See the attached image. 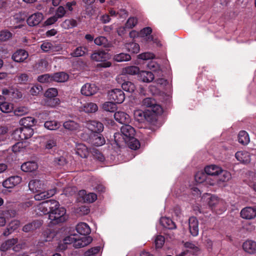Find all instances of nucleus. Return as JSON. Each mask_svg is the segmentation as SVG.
Masks as SVG:
<instances>
[{
  "label": "nucleus",
  "instance_id": "22",
  "mask_svg": "<svg viewBox=\"0 0 256 256\" xmlns=\"http://www.w3.org/2000/svg\"><path fill=\"white\" fill-rule=\"evenodd\" d=\"M235 156L238 160L244 164H248L250 162V154L246 151L238 152L236 153Z\"/></svg>",
  "mask_w": 256,
  "mask_h": 256
},
{
  "label": "nucleus",
  "instance_id": "25",
  "mask_svg": "<svg viewBox=\"0 0 256 256\" xmlns=\"http://www.w3.org/2000/svg\"><path fill=\"white\" fill-rule=\"evenodd\" d=\"M76 232L83 236H86L90 233L91 230L88 225L85 222H80L76 226Z\"/></svg>",
  "mask_w": 256,
  "mask_h": 256
},
{
  "label": "nucleus",
  "instance_id": "17",
  "mask_svg": "<svg viewBox=\"0 0 256 256\" xmlns=\"http://www.w3.org/2000/svg\"><path fill=\"white\" fill-rule=\"evenodd\" d=\"M43 18V15L40 12H36L30 16L26 20L28 24L30 26L38 24Z\"/></svg>",
  "mask_w": 256,
  "mask_h": 256
},
{
  "label": "nucleus",
  "instance_id": "51",
  "mask_svg": "<svg viewBox=\"0 0 256 256\" xmlns=\"http://www.w3.org/2000/svg\"><path fill=\"white\" fill-rule=\"evenodd\" d=\"M0 110L4 113L12 112L13 104L8 102H2L0 104Z\"/></svg>",
  "mask_w": 256,
  "mask_h": 256
},
{
  "label": "nucleus",
  "instance_id": "20",
  "mask_svg": "<svg viewBox=\"0 0 256 256\" xmlns=\"http://www.w3.org/2000/svg\"><path fill=\"white\" fill-rule=\"evenodd\" d=\"M88 125V129L92 132V133H100L104 130L103 124L96 120L90 121Z\"/></svg>",
  "mask_w": 256,
  "mask_h": 256
},
{
  "label": "nucleus",
  "instance_id": "27",
  "mask_svg": "<svg viewBox=\"0 0 256 256\" xmlns=\"http://www.w3.org/2000/svg\"><path fill=\"white\" fill-rule=\"evenodd\" d=\"M48 63L46 59L40 60L35 64L34 68L36 72H43L48 69Z\"/></svg>",
  "mask_w": 256,
  "mask_h": 256
},
{
  "label": "nucleus",
  "instance_id": "10",
  "mask_svg": "<svg viewBox=\"0 0 256 256\" xmlns=\"http://www.w3.org/2000/svg\"><path fill=\"white\" fill-rule=\"evenodd\" d=\"M88 142L94 146H100L105 144L106 140L100 133L95 132L90 136Z\"/></svg>",
  "mask_w": 256,
  "mask_h": 256
},
{
  "label": "nucleus",
  "instance_id": "12",
  "mask_svg": "<svg viewBox=\"0 0 256 256\" xmlns=\"http://www.w3.org/2000/svg\"><path fill=\"white\" fill-rule=\"evenodd\" d=\"M22 182V178L18 176H12L4 180L2 182L4 187L12 188Z\"/></svg>",
  "mask_w": 256,
  "mask_h": 256
},
{
  "label": "nucleus",
  "instance_id": "55",
  "mask_svg": "<svg viewBox=\"0 0 256 256\" xmlns=\"http://www.w3.org/2000/svg\"><path fill=\"white\" fill-rule=\"evenodd\" d=\"M102 108L107 112H114L116 109V104L112 101L106 102L102 105Z\"/></svg>",
  "mask_w": 256,
  "mask_h": 256
},
{
  "label": "nucleus",
  "instance_id": "53",
  "mask_svg": "<svg viewBox=\"0 0 256 256\" xmlns=\"http://www.w3.org/2000/svg\"><path fill=\"white\" fill-rule=\"evenodd\" d=\"M123 72L130 75H135L140 73V68L136 66H128L123 70Z\"/></svg>",
  "mask_w": 256,
  "mask_h": 256
},
{
  "label": "nucleus",
  "instance_id": "47",
  "mask_svg": "<svg viewBox=\"0 0 256 256\" xmlns=\"http://www.w3.org/2000/svg\"><path fill=\"white\" fill-rule=\"evenodd\" d=\"M60 104V99L58 98H46L44 100L45 106L54 108Z\"/></svg>",
  "mask_w": 256,
  "mask_h": 256
},
{
  "label": "nucleus",
  "instance_id": "60",
  "mask_svg": "<svg viewBox=\"0 0 256 256\" xmlns=\"http://www.w3.org/2000/svg\"><path fill=\"white\" fill-rule=\"evenodd\" d=\"M22 130V133L24 135L23 138L24 140L30 138L34 134V130L32 127H22L20 128Z\"/></svg>",
  "mask_w": 256,
  "mask_h": 256
},
{
  "label": "nucleus",
  "instance_id": "13",
  "mask_svg": "<svg viewBox=\"0 0 256 256\" xmlns=\"http://www.w3.org/2000/svg\"><path fill=\"white\" fill-rule=\"evenodd\" d=\"M231 178V174L227 170H222L220 171L218 175L216 178L215 180H212L210 182L209 184L210 186L215 185L218 180L222 182H227Z\"/></svg>",
  "mask_w": 256,
  "mask_h": 256
},
{
  "label": "nucleus",
  "instance_id": "4",
  "mask_svg": "<svg viewBox=\"0 0 256 256\" xmlns=\"http://www.w3.org/2000/svg\"><path fill=\"white\" fill-rule=\"evenodd\" d=\"M142 105L147 107L148 112L150 114H159L162 112V108L159 104H156L155 100L151 98H146L143 100Z\"/></svg>",
  "mask_w": 256,
  "mask_h": 256
},
{
  "label": "nucleus",
  "instance_id": "63",
  "mask_svg": "<svg viewBox=\"0 0 256 256\" xmlns=\"http://www.w3.org/2000/svg\"><path fill=\"white\" fill-rule=\"evenodd\" d=\"M152 32V29L150 27H146L142 29L140 32V34L142 36H148V39L152 40L153 36L150 35Z\"/></svg>",
  "mask_w": 256,
  "mask_h": 256
},
{
  "label": "nucleus",
  "instance_id": "23",
  "mask_svg": "<svg viewBox=\"0 0 256 256\" xmlns=\"http://www.w3.org/2000/svg\"><path fill=\"white\" fill-rule=\"evenodd\" d=\"M242 248L246 252L254 254L256 252V242L252 240H247L243 243Z\"/></svg>",
  "mask_w": 256,
  "mask_h": 256
},
{
  "label": "nucleus",
  "instance_id": "31",
  "mask_svg": "<svg viewBox=\"0 0 256 256\" xmlns=\"http://www.w3.org/2000/svg\"><path fill=\"white\" fill-rule=\"evenodd\" d=\"M36 162L33 161H30L24 162L21 166V170L24 172H32L38 168Z\"/></svg>",
  "mask_w": 256,
  "mask_h": 256
},
{
  "label": "nucleus",
  "instance_id": "54",
  "mask_svg": "<svg viewBox=\"0 0 256 256\" xmlns=\"http://www.w3.org/2000/svg\"><path fill=\"white\" fill-rule=\"evenodd\" d=\"M130 140H127L126 144H128L130 149L136 150L140 147V142L134 137H133Z\"/></svg>",
  "mask_w": 256,
  "mask_h": 256
},
{
  "label": "nucleus",
  "instance_id": "3",
  "mask_svg": "<svg viewBox=\"0 0 256 256\" xmlns=\"http://www.w3.org/2000/svg\"><path fill=\"white\" fill-rule=\"evenodd\" d=\"M42 145L44 150L50 154L57 150V140L56 138L52 135L44 136Z\"/></svg>",
  "mask_w": 256,
  "mask_h": 256
},
{
  "label": "nucleus",
  "instance_id": "26",
  "mask_svg": "<svg viewBox=\"0 0 256 256\" xmlns=\"http://www.w3.org/2000/svg\"><path fill=\"white\" fill-rule=\"evenodd\" d=\"M138 76L139 80L144 82H150L154 78V74L151 72L144 70L140 72Z\"/></svg>",
  "mask_w": 256,
  "mask_h": 256
},
{
  "label": "nucleus",
  "instance_id": "40",
  "mask_svg": "<svg viewBox=\"0 0 256 256\" xmlns=\"http://www.w3.org/2000/svg\"><path fill=\"white\" fill-rule=\"evenodd\" d=\"M94 44L96 45L102 46L104 48H110L112 44H110L107 38L103 36H100L94 40Z\"/></svg>",
  "mask_w": 256,
  "mask_h": 256
},
{
  "label": "nucleus",
  "instance_id": "6",
  "mask_svg": "<svg viewBox=\"0 0 256 256\" xmlns=\"http://www.w3.org/2000/svg\"><path fill=\"white\" fill-rule=\"evenodd\" d=\"M108 98L116 104H122L125 99V94L124 92L120 88L112 90L108 92Z\"/></svg>",
  "mask_w": 256,
  "mask_h": 256
},
{
  "label": "nucleus",
  "instance_id": "35",
  "mask_svg": "<svg viewBox=\"0 0 256 256\" xmlns=\"http://www.w3.org/2000/svg\"><path fill=\"white\" fill-rule=\"evenodd\" d=\"M36 120L31 116L24 117L20 120V124L23 127H32L36 124Z\"/></svg>",
  "mask_w": 256,
  "mask_h": 256
},
{
  "label": "nucleus",
  "instance_id": "18",
  "mask_svg": "<svg viewBox=\"0 0 256 256\" xmlns=\"http://www.w3.org/2000/svg\"><path fill=\"white\" fill-rule=\"evenodd\" d=\"M92 240V238L90 236H82L80 238L76 236V240L74 241V246L76 248H83L89 244Z\"/></svg>",
  "mask_w": 256,
  "mask_h": 256
},
{
  "label": "nucleus",
  "instance_id": "48",
  "mask_svg": "<svg viewBox=\"0 0 256 256\" xmlns=\"http://www.w3.org/2000/svg\"><path fill=\"white\" fill-rule=\"evenodd\" d=\"M126 48L128 52L132 54H138L140 50L138 44L134 42L126 44Z\"/></svg>",
  "mask_w": 256,
  "mask_h": 256
},
{
  "label": "nucleus",
  "instance_id": "37",
  "mask_svg": "<svg viewBox=\"0 0 256 256\" xmlns=\"http://www.w3.org/2000/svg\"><path fill=\"white\" fill-rule=\"evenodd\" d=\"M54 194L55 192L54 190H50L48 192H40V193L36 194L34 196V198L36 200L39 201L54 196Z\"/></svg>",
  "mask_w": 256,
  "mask_h": 256
},
{
  "label": "nucleus",
  "instance_id": "9",
  "mask_svg": "<svg viewBox=\"0 0 256 256\" xmlns=\"http://www.w3.org/2000/svg\"><path fill=\"white\" fill-rule=\"evenodd\" d=\"M28 57V52L24 49L20 48L14 52L12 59L16 62L22 63L26 62Z\"/></svg>",
  "mask_w": 256,
  "mask_h": 256
},
{
  "label": "nucleus",
  "instance_id": "61",
  "mask_svg": "<svg viewBox=\"0 0 256 256\" xmlns=\"http://www.w3.org/2000/svg\"><path fill=\"white\" fill-rule=\"evenodd\" d=\"M42 234L46 242L52 240L56 236L55 232L50 229L44 230Z\"/></svg>",
  "mask_w": 256,
  "mask_h": 256
},
{
  "label": "nucleus",
  "instance_id": "8",
  "mask_svg": "<svg viewBox=\"0 0 256 256\" xmlns=\"http://www.w3.org/2000/svg\"><path fill=\"white\" fill-rule=\"evenodd\" d=\"M135 120L139 122H144L146 120L151 122L153 118L152 114L146 111L144 112L142 110H136L134 112Z\"/></svg>",
  "mask_w": 256,
  "mask_h": 256
},
{
  "label": "nucleus",
  "instance_id": "19",
  "mask_svg": "<svg viewBox=\"0 0 256 256\" xmlns=\"http://www.w3.org/2000/svg\"><path fill=\"white\" fill-rule=\"evenodd\" d=\"M114 118L116 122L123 125L128 124L130 120L128 114L120 111L115 112Z\"/></svg>",
  "mask_w": 256,
  "mask_h": 256
},
{
  "label": "nucleus",
  "instance_id": "5",
  "mask_svg": "<svg viewBox=\"0 0 256 256\" xmlns=\"http://www.w3.org/2000/svg\"><path fill=\"white\" fill-rule=\"evenodd\" d=\"M58 202L56 200H45L38 205V210L43 214H48L51 212V209L54 208L53 206H58Z\"/></svg>",
  "mask_w": 256,
  "mask_h": 256
},
{
  "label": "nucleus",
  "instance_id": "16",
  "mask_svg": "<svg viewBox=\"0 0 256 256\" xmlns=\"http://www.w3.org/2000/svg\"><path fill=\"white\" fill-rule=\"evenodd\" d=\"M98 89L94 84L86 83L81 88V93L86 96H90L95 94Z\"/></svg>",
  "mask_w": 256,
  "mask_h": 256
},
{
  "label": "nucleus",
  "instance_id": "15",
  "mask_svg": "<svg viewBox=\"0 0 256 256\" xmlns=\"http://www.w3.org/2000/svg\"><path fill=\"white\" fill-rule=\"evenodd\" d=\"M120 132L124 136V138L130 140V138L134 137L135 130L131 126L127 124H124L120 128Z\"/></svg>",
  "mask_w": 256,
  "mask_h": 256
},
{
  "label": "nucleus",
  "instance_id": "34",
  "mask_svg": "<svg viewBox=\"0 0 256 256\" xmlns=\"http://www.w3.org/2000/svg\"><path fill=\"white\" fill-rule=\"evenodd\" d=\"M76 235H70L65 237L62 242V244H60L59 245V248L62 250H65L67 248V245L70 244H73V246H74V242L76 240Z\"/></svg>",
  "mask_w": 256,
  "mask_h": 256
},
{
  "label": "nucleus",
  "instance_id": "41",
  "mask_svg": "<svg viewBox=\"0 0 256 256\" xmlns=\"http://www.w3.org/2000/svg\"><path fill=\"white\" fill-rule=\"evenodd\" d=\"M76 154L82 158H86L88 155L87 147L83 144H79L77 146Z\"/></svg>",
  "mask_w": 256,
  "mask_h": 256
},
{
  "label": "nucleus",
  "instance_id": "30",
  "mask_svg": "<svg viewBox=\"0 0 256 256\" xmlns=\"http://www.w3.org/2000/svg\"><path fill=\"white\" fill-rule=\"evenodd\" d=\"M221 168L216 165L208 166L204 168L205 173L208 176H213L217 177L218 175Z\"/></svg>",
  "mask_w": 256,
  "mask_h": 256
},
{
  "label": "nucleus",
  "instance_id": "56",
  "mask_svg": "<svg viewBox=\"0 0 256 256\" xmlns=\"http://www.w3.org/2000/svg\"><path fill=\"white\" fill-rule=\"evenodd\" d=\"M60 124L56 120L46 121L44 124V127L49 130H56L60 127Z\"/></svg>",
  "mask_w": 256,
  "mask_h": 256
},
{
  "label": "nucleus",
  "instance_id": "64",
  "mask_svg": "<svg viewBox=\"0 0 256 256\" xmlns=\"http://www.w3.org/2000/svg\"><path fill=\"white\" fill-rule=\"evenodd\" d=\"M54 162L55 165L62 166H64L67 163V160L64 156H61L56 157Z\"/></svg>",
  "mask_w": 256,
  "mask_h": 256
},
{
  "label": "nucleus",
  "instance_id": "58",
  "mask_svg": "<svg viewBox=\"0 0 256 256\" xmlns=\"http://www.w3.org/2000/svg\"><path fill=\"white\" fill-rule=\"evenodd\" d=\"M37 80L40 83H50L52 81V75L50 74H44L39 76Z\"/></svg>",
  "mask_w": 256,
  "mask_h": 256
},
{
  "label": "nucleus",
  "instance_id": "57",
  "mask_svg": "<svg viewBox=\"0 0 256 256\" xmlns=\"http://www.w3.org/2000/svg\"><path fill=\"white\" fill-rule=\"evenodd\" d=\"M206 174L202 172H198L195 174V180L198 183H202L204 182H208L209 178L206 176Z\"/></svg>",
  "mask_w": 256,
  "mask_h": 256
},
{
  "label": "nucleus",
  "instance_id": "7",
  "mask_svg": "<svg viewBox=\"0 0 256 256\" xmlns=\"http://www.w3.org/2000/svg\"><path fill=\"white\" fill-rule=\"evenodd\" d=\"M208 204L212 210L214 211L216 214H220L226 210L224 207L220 208V206L223 204L222 200L218 199L215 196H212L210 198Z\"/></svg>",
  "mask_w": 256,
  "mask_h": 256
},
{
  "label": "nucleus",
  "instance_id": "49",
  "mask_svg": "<svg viewBox=\"0 0 256 256\" xmlns=\"http://www.w3.org/2000/svg\"><path fill=\"white\" fill-rule=\"evenodd\" d=\"M114 60L118 62H126L131 60V56L129 54L122 52L115 54Z\"/></svg>",
  "mask_w": 256,
  "mask_h": 256
},
{
  "label": "nucleus",
  "instance_id": "42",
  "mask_svg": "<svg viewBox=\"0 0 256 256\" xmlns=\"http://www.w3.org/2000/svg\"><path fill=\"white\" fill-rule=\"evenodd\" d=\"M122 88L124 90L130 94L134 92L136 90L134 84L130 81L124 80L122 84Z\"/></svg>",
  "mask_w": 256,
  "mask_h": 256
},
{
  "label": "nucleus",
  "instance_id": "43",
  "mask_svg": "<svg viewBox=\"0 0 256 256\" xmlns=\"http://www.w3.org/2000/svg\"><path fill=\"white\" fill-rule=\"evenodd\" d=\"M238 138V142L243 145L247 144L250 142L249 136L244 130L240 132Z\"/></svg>",
  "mask_w": 256,
  "mask_h": 256
},
{
  "label": "nucleus",
  "instance_id": "62",
  "mask_svg": "<svg viewBox=\"0 0 256 256\" xmlns=\"http://www.w3.org/2000/svg\"><path fill=\"white\" fill-rule=\"evenodd\" d=\"M92 154L94 159L100 162H103L105 160V157L104 154L98 150L93 149Z\"/></svg>",
  "mask_w": 256,
  "mask_h": 256
},
{
  "label": "nucleus",
  "instance_id": "33",
  "mask_svg": "<svg viewBox=\"0 0 256 256\" xmlns=\"http://www.w3.org/2000/svg\"><path fill=\"white\" fill-rule=\"evenodd\" d=\"M43 184L39 180H32L28 183V188L32 192H38L40 191Z\"/></svg>",
  "mask_w": 256,
  "mask_h": 256
},
{
  "label": "nucleus",
  "instance_id": "45",
  "mask_svg": "<svg viewBox=\"0 0 256 256\" xmlns=\"http://www.w3.org/2000/svg\"><path fill=\"white\" fill-rule=\"evenodd\" d=\"M24 18L20 14H16L14 16L13 18L11 19V22H12L14 24H18V25H16L14 26V28H20L22 26V24H21L22 22H24Z\"/></svg>",
  "mask_w": 256,
  "mask_h": 256
},
{
  "label": "nucleus",
  "instance_id": "36",
  "mask_svg": "<svg viewBox=\"0 0 256 256\" xmlns=\"http://www.w3.org/2000/svg\"><path fill=\"white\" fill-rule=\"evenodd\" d=\"M18 240L17 238H12L8 240L3 242L0 247V250L2 252H6L10 249L14 245L17 244Z\"/></svg>",
  "mask_w": 256,
  "mask_h": 256
},
{
  "label": "nucleus",
  "instance_id": "14",
  "mask_svg": "<svg viewBox=\"0 0 256 256\" xmlns=\"http://www.w3.org/2000/svg\"><path fill=\"white\" fill-rule=\"evenodd\" d=\"M189 230L193 236L198 234V222L196 217L191 216L188 220Z\"/></svg>",
  "mask_w": 256,
  "mask_h": 256
},
{
  "label": "nucleus",
  "instance_id": "46",
  "mask_svg": "<svg viewBox=\"0 0 256 256\" xmlns=\"http://www.w3.org/2000/svg\"><path fill=\"white\" fill-rule=\"evenodd\" d=\"M88 52V48L86 46H78L76 48L70 55L73 57H79L84 56Z\"/></svg>",
  "mask_w": 256,
  "mask_h": 256
},
{
  "label": "nucleus",
  "instance_id": "21",
  "mask_svg": "<svg viewBox=\"0 0 256 256\" xmlns=\"http://www.w3.org/2000/svg\"><path fill=\"white\" fill-rule=\"evenodd\" d=\"M78 194L80 196L84 201L86 202H93L97 199V195L93 192L86 194V190H81L79 192Z\"/></svg>",
  "mask_w": 256,
  "mask_h": 256
},
{
  "label": "nucleus",
  "instance_id": "24",
  "mask_svg": "<svg viewBox=\"0 0 256 256\" xmlns=\"http://www.w3.org/2000/svg\"><path fill=\"white\" fill-rule=\"evenodd\" d=\"M42 51L44 52H52L56 51H59L62 49L59 46H56L50 42H44L40 46Z\"/></svg>",
  "mask_w": 256,
  "mask_h": 256
},
{
  "label": "nucleus",
  "instance_id": "32",
  "mask_svg": "<svg viewBox=\"0 0 256 256\" xmlns=\"http://www.w3.org/2000/svg\"><path fill=\"white\" fill-rule=\"evenodd\" d=\"M114 144L118 148L124 146L127 140L124 138V136L120 132H116L114 136Z\"/></svg>",
  "mask_w": 256,
  "mask_h": 256
},
{
  "label": "nucleus",
  "instance_id": "59",
  "mask_svg": "<svg viewBox=\"0 0 256 256\" xmlns=\"http://www.w3.org/2000/svg\"><path fill=\"white\" fill-rule=\"evenodd\" d=\"M12 34L8 30L0 31V42H6L12 37Z\"/></svg>",
  "mask_w": 256,
  "mask_h": 256
},
{
  "label": "nucleus",
  "instance_id": "29",
  "mask_svg": "<svg viewBox=\"0 0 256 256\" xmlns=\"http://www.w3.org/2000/svg\"><path fill=\"white\" fill-rule=\"evenodd\" d=\"M80 108L86 113H92L98 110V107L96 104L88 102L82 104Z\"/></svg>",
  "mask_w": 256,
  "mask_h": 256
},
{
  "label": "nucleus",
  "instance_id": "39",
  "mask_svg": "<svg viewBox=\"0 0 256 256\" xmlns=\"http://www.w3.org/2000/svg\"><path fill=\"white\" fill-rule=\"evenodd\" d=\"M160 224L164 228L168 229H174L176 228L175 223L170 218L163 217L160 220Z\"/></svg>",
  "mask_w": 256,
  "mask_h": 256
},
{
  "label": "nucleus",
  "instance_id": "2",
  "mask_svg": "<svg viewBox=\"0 0 256 256\" xmlns=\"http://www.w3.org/2000/svg\"><path fill=\"white\" fill-rule=\"evenodd\" d=\"M90 58L93 60L102 62L98 64V67L108 68L112 64L110 62L108 61L110 58L109 54L104 50H95L92 54Z\"/></svg>",
  "mask_w": 256,
  "mask_h": 256
},
{
  "label": "nucleus",
  "instance_id": "1",
  "mask_svg": "<svg viewBox=\"0 0 256 256\" xmlns=\"http://www.w3.org/2000/svg\"><path fill=\"white\" fill-rule=\"evenodd\" d=\"M54 208L51 209V212L48 215L50 223L56 225L64 222L66 220V210L63 207H60V204L58 206H53Z\"/></svg>",
  "mask_w": 256,
  "mask_h": 256
},
{
  "label": "nucleus",
  "instance_id": "52",
  "mask_svg": "<svg viewBox=\"0 0 256 256\" xmlns=\"http://www.w3.org/2000/svg\"><path fill=\"white\" fill-rule=\"evenodd\" d=\"M22 130L20 128H16L13 130L12 134V139H14L16 140L22 141L24 140V138H23L24 135L22 133Z\"/></svg>",
  "mask_w": 256,
  "mask_h": 256
},
{
  "label": "nucleus",
  "instance_id": "28",
  "mask_svg": "<svg viewBox=\"0 0 256 256\" xmlns=\"http://www.w3.org/2000/svg\"><path fill=\"white\" fill-rule=\"evenodd\" d=\"M20 222L18 220H12L8 225L6 228L3 232L2 234L4 236H8L13 232L16 230L19 227Z\"/></svg>",
  "mask_w": 256,
  "mask_h": 256
},
{
  "label": "nucleus",
  "instance_id": "44",
  "mask_svg": "<svg viewBox=\"0 0 256 256\" xmlns=\"http://www.w3.org/2000/svg\"><path fill=\"white\" fill-rule=\"evenodd\" d=\"M41 225V223L38 221H34L32 222L28 223L24 226L22 230L24 232H28L37 228H39Z\"/></svg>",
  "mask_w": 256,
  "mask_h": 256
},
{
  "label": "nucleus",
  "instance_id": "11",
  "mask_svg": "<svg viewBox=\"0 0 256 256\" xmlns=\"http://www.w3.org/2000/svg\"><path fill=\"white\" fill-rule=\"evenodd\" d=\"M240 216L246 220H252L256 216V206L253 207L248 206L240 211Z\"/></svg>",
  "mask_w": 256,
  "mask_h": 256
},
{
  "label": "nucleus",
  "instance_id": "38",
  "mask_svg": "<svg viewBox=\"0 0 256 256\" xmlns=\"http://www.w3.org/2000/svg\"><path fill=\"white\" fill-rule=\"evenodd\" d=\"M52 75V81L59 82H64L68 80V75L64 72H60Z\"/></svg>",
  "mask_w": 256,
  "mask_h": 256
},
{
  "label": "nucleus",
  "instance_id": "50",
  "mask_svg": "<svg viewBox=\"0 0 256 256\" xmlns=\"http://www.w3.org/2000/svg\"><path fill=\"white\" fill-rule=\"evenodd\" d=\"M64 127L69 130H76L79 128V124L74 120H69L63 124Z\"/></svg>",
  "mask_w": 256,
  "mask_h": 256
}]
</instances>
